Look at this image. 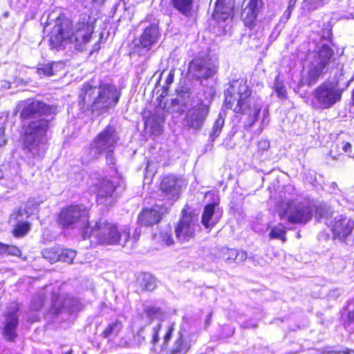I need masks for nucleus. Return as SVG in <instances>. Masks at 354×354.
Returning <instances> with one entry per match:
<instances>
[{
  "instance_id": "nucleus-57",
  "label": "nucleus",
  "mask_w": 354,
  "mask_h": 354,
  "mask_svg": "<svg viewBox=\"0 0 354 354\" xmlns=\"http://www.w3.org/2000/svg\"><path fill=\"white\" fill-rule=\"evenodd\" d=\"M332 185L333 187H335L337 185L335 183H333Z\"/></svg>"
},
{
  "instance_id": "nucleus-32",
  "label": "nucleus",
  "mask_w": 354,
  "mask_h": 354,
  "mask_svg": "<svg viewBox=\"0 0 354 354\" xmlns=\"http://www.w3.org/2000/svg\"><path fill=\"white\" fill-rule=\"evenodd\" d=\"M171 106L173 111L180 113L183 112L185 109V102L183 95L178 94L175 98L171 99Z\"/></svg>"
},
{
  "instance_id": "nucleus-33",
  "label": "nucleus",
  "mask_w": 354,
  "mask_h": 354,
  "mask_svg": "<svg viewBox=\"0 0 354 354\" xmlns=\"http://www.w3.org/2000/svg\"><path fill=\"white\" fill-rule=\"evenodd\" d=\"M141 280L142 281L140 282V286L147 290L151 291L156 286L155 279L149 274H144L142 276Z\"/></svg>"
},
{
  "instance_id": "nucleus-6",
  "label": "nucleus",
  "mask_w": 354,
  "mask_h": 354,
  "mask_svg": "<svg viewBox=\"0 0 354 354\" xmlns=\"http://www.w3.org/2000/svg\"><path fill=\"white\" fill-rule=\"evenodd\" d=\"M314 205L309 200H288L279 204L277 212L281 219L287 218L292 224H306L313 217Z\"/></svg>"
},
{
  "instance_id": "nucleus-28",
  "label": "nucleus",
  "mask_w": 354,
  "mask_h": 354,
  "mask_svg": "<svg viewBox=\"0 0 354 354\" xmlns=\"http://www.w3.org/2000/svg\"><path fill=\"white\" fill-rule=\"evenodd\" d=\"M121 322L116 320L109 324L102 333V336L106 339H110L118 336L122 329Z\"/></svg>"
},
{
  "instance_id": "nucleus-15",
  "label": "nucleus",
  "mask_w": 354,
  "mask_h": 354,
  "mask_svg": "<svg viewBox=\"0 0 354 354\" xmlns=\"http://www.w3.org/2000/svg\"><path fill=\"white\" fill-rule=\"evenodd\" d=\"M354 228V221L342 215L337 216L332 225L331 230L335 236L345 241Z\"/></svg>"
},
{
  "instance_id": "nucleus-51",
  "label": "nucleus",
  "mask_w": 354,
  "mask_h": 354,
  "mask_svg": "<svg viewBox=\"0 0 354 354\" xmlns=\"http://www.w3.org/2000/svg\"><path fill=\"white\" fill-rule=\"evenodd\" d=\"M49 253H50V252H49V251H48V250H44V252H43V255H44V257H49V255H48V254H49Z\"/></svg>"
},
{
  "instance_id": "nucleus-29",
  "label": "nucleus",
  "mask_w": 354,
  "mask_h": 354,
  "mask_svg": "<svg viewBox=\"0 0 354 354\" xmlns=\"http://www.w3.org/2000/svg\"><path fill=\"white\" fill-rule=\"evenodd\" d=\"M224 122V118L221 114L219 113L209 133V139L211 142H214L215 139L219 136L223 127Z\"/></svg>"
},
{
  "instance_id": "nucleus-34",
  "label": "nucleus",
  "mask_w": 354,
  "mask_h": 354,
  "mask_svg": "<svg viewBox=\"0 0 354 354\" xmlns=\"http://www.w3.org/2000/svg\"><path fill=\"white\" fill-rule=\"evenodd\" d=\"M161 122H162V118L157 115H153L147 120L146 124L150 126V127L153 129V131L157 132V133H160L162 131L160 125Z\"/></svg>"
},
{
  "instance_id": "nucleus-54",
  "label": "nucleus",
  "mask_w": 354,
  "mask_h": 354,
  "mask_svg": "<svg viewBox=\"0 0 354 354\" xmlns=\"http://www.w3.org/2000/svg\"><path fill=\"white\" fill-rule=\"evenodd\" d=\"M95 3H102L104 0H93Z\"/></svg>"
},
{
  "instance_id": "nucleus-42",
  "label": "nucleus",
  "mask_w": 354,
  "mask_h": 354,
  "mask_svg": "<svg viewBox=\"0 0 354 354\" xmlns=\"http://www.w3.org/2000/svg\"><path fill=\"white\" fill-rule=\"evenodd\" d=\"M326 0H305L306 3L309 5L311 8L315 9L322 6Z\"/></svg>"
},
{
  "instance_id": "nucleus-19",
  "label": "nucleus",
  "mask_w": 354,
  "mask_h": 354,
  "mask_svg": "<svg viewBox=\"0 0 354 354\" xmlns=\"http://www.w3.org/2000/svg\"><path fill=\"white\" fill-rule=\"evenodd\" d=\"M18 308L17 305L10 311H9L5 319V325L3 329V335L5 339L8 341L13 340L17 333L15 332L16 328L18 325V315H17Z\"/></svg>"
},
{
  "instance_id": "nucleus-20",
  "label": "nucleus",
  "mask_w": 354,
  "mask_h": 354,
  "mask_svg": "<svg viewBox=\"0 0 354 354\" xmlns=\"http://www.w3.org/2000/svg\"><path fill=\"white\" fill-rule=\"evenodd\" d=\"M216 254L220 259H223L228 263L232 262L240 263L247 259L248 254L245 251H238L233 248L221 247L216 249Z\"/></svg>"
},
{
  "instance_id": "nucleus-35",
  "label": "nucleus",
  "mask_w": 354,
  "mask_h": 354,
  "mask_svg": "<svg viewBox=\"0 0 354 354\" xmlns=\"http://www.w3.org/2000/svg\"><path fill=\"white\" fill-rule=\"evenodd\" d=\"M55 257H59L60 260L71 263L76 257V252L71 249H65L62 250L60 254H55Z\"/></svg>"
},
{
  "instance_id": "nucleus-47",
  "label": "nucleus",
  "mask_w": 354,
  "mask_h": 354,
  "mask_svg": "<svg viewBox=\"0 0 354 354\" xmlns=\"http://www.w3.org/2000/svg\"><path fill=\"white\" fill-rule=\"evenodd\" d=\"M140 234H141L140 228V227H136L134 230L133 234V235L131 236V239L133 240V243L136 242L139 239Z\"/></svg>"
},
{
  "instance_id": "nucleus-46",
  "label": "nucleus",
  "mask_w": 354,
  "mask_h": 354,
  "mask_svg": "<svg viewBox=\"0 0 354 354\" xmlns=\"http://www.w3.org/2000/svg\"><path fill=\"white\" fill-rule=\"evenodd\" d=\"M174 330V324H171V326H169L168 327L167 333H166V335L164 337V342H165V343H167L169 342V340L170 339V338L171 337V335H172V333H173Z\"/></svg>"
},
{
  "instance_id": "nucleus-45",
  "label": "nucleus",
  "mask_w": 354,
  "mask_h": 354,
  "mask_svg": "<svg viewBox=\"0 0 354 354\" xmlns=\"http://www.w3.org/2000/svg\"><path fill=\"white\" fill-rule=\"evenodd\" d=\"M161 325L159 324L156 326L153 327V338H152V342L153 344H156L158 342V333L160 329Z\"/></svg>"
},
{
  "instance_id": "nucleus-4",
  "label": "nucleus",
  "mask_w": 354,
  "mask_h": 354,
  "mask_svg": "<svg viewBox=\"0 0 354 354\" xmlns=\"http://www.w3.org/2000/svg\"><path fill=\"white\" fill-rule=\"evenodd\" d=\"M120 97V92L114 85L101 84L98 87L84 84L80 94V104L86 105L97 115L114 108Z\"/></svg>"
},
{
  "instance_id": "nucleus-39",
  "label": "nucleus",
  "mask_w": 354,
  "mask_h": 354,
  "mask_svg": "<svg viewBox=\"0 0 354 354\" xmlns=\"http://www.w3.org/2000/svg\"><path fill=\"white\" fill-rule=\"evenodd\" d=\"M37 73L39 75L51 76L53 75V67L50 64L42 65L37 68Z\"/></svg>"
},
{
  "instance_id": "nucleus-31",
  "label": "nucleus",
  "mask_w": 354,
  "mask_h": 354,
  "mask_svg": "<svg viewBox=\"0 0 354 354\" xmlns=\"http://www.w3.org/2000/svg\"><path fill=\"white\" fill-rule=\"evenodd\" d=\"M161 241L167 245H171L174 243L172 236V229L169 225L166 226L160 234Z\"/></svg>"
},
{
  "instance_id": "nucleus-38",
  "label": "nucleus",
  "mask_w": 354,
  "mask_h": 354,
  "mask_svg": "<svg viewBox=\"0 0 354 354\" xmlns=\"http://www.w3.org/2000/svg\"><path fill=\"white\" fill-rule=\"evenodd\" d=\"M44 297L39 294L33 297L31 302V308L34 310H39L44 304Z\"/></svg>"
},
{
  "instance_id": "nucleus-56",
  "label": "nucleus",
  "mask_w": 354,
  "mask_h": 354,
  "mask_svg": "<svg viewBox=\"0 0 354 354\" xmlns=\"http://www.w3.org/2000/svg\"><path fill=\"white\" fill-rule=\"evenodd\" d=\"M352 97H353V105H354V90L353 91Z\"/></svg>"
},
{
  "instance_id": "nucleus-5",
  "label": "nucleus",
  "mask_w": 354,
  "mask_h": 354,
  "mask_svg": "<svg viewBox=\"0 0 354 354\" xmlns=\"http://www.w3.org/2000/svg\"><path fill=\"white\" fill-rule=\"evenodd\" d=\"M118 140L119 136L115 127L107 126L94 138L91 146L86 149V158L91 160L105 153L106 162L109 165H114L115 159L113 156V151Z\"/></svg>"
},
{
  "instance_id": "nucleus-30",
  "label": "nucleus",
  "mask_w": 354,
  "mask_h": 354,
  "mask_svg": "<svg viewBox=\"0 0 354 354\" xmlns=\"http://www.w3.org/2000/svg\"><path fill=\"white\" fill-rule=\"evenodd\" d=\"M286 227L282 224H278L271 229L269 236L270 239H280L285 242L286 241Z\"/></svg>"
},
{
  "instance_id": "nucleus-53",
  "label": "nucleus",
  "mask_w": 354,
  "mask_h": 354,
  "mask_svg": "<svg viewBox=\"0 0 354 354\" xmlns=\"http://www.w3.org/2000/svg\"><path fill=\"white\" fill-rule=\"evenodd\" d=\"M59 304H57V301H54L53 303V306L57 308V309L59 308Z\"/></svg>"
},
{
  "instance_id": "nucleus-14",
  "label": "nucleus",
  "mask_w": 354,
  "mask_h": 354,
  "mask_svg": "<svg viewBox=\"0 0 354 354\" xmlns=\"http://www.w3.org/2000/svg\"><path fill=\"white\" fill-rule=\"evenodd\" d=\"M168 208L161 205H155L151 209H145L139 214L138 223L141 225L150 226L158 223L162 216L166 214Z\"/></svg>"
},
{
  "instance_id": "nucleus-13",
  "label": "nucleus",
  "mask_w": 354,
  "mask_h": 354,
  "mask_svg": "<svg viewBox=\"0 0 354 354\" xmlns=\"http://www.w3.org/2000/svg\"><path fill=\"white\" fill-rule=\"evenodd\" d=\"M241 19L245 26L253 28L257 21V17L263 10L262 0H244Z\"/></svg>"
},
{
  "instance_id": "nucleus-40",
  "label": "nucleus",
  "mask_w": 354,
  "mask_h": 354,
  "mask_svg": "<svg viewBox=\"0 0 354 354\" xmlns=\"http://www.w3.org/2000/svg\"><path fill=\"white\" fill-rule=\"evenodd\" d=\"M270 147V142L267 140H261L257 144L258 152L263 153Z\"/></svg>"
},
{
  "instance_id": "nucleus-27",
  "label": "nucleus",
  "mask_w": 354,
  "mask_h": 354,
  "mask_svg": "<svg viewBox=\"0 0 354 354\" xmlns=\"http://www.w3.org/2000/svg\"><path fill=\"white\" fill-rule=\"evenodd\" d=\"M190 348L189 343L185 340L182 333H178V337L171 348V354H186Z\"/></svg>"
},
{
  "instance_id": "nucleus-11",
  "label": "nucleus",
  "mask_w": 354,
  "mask_h": 354,
  "mask_svg": "<svg viewBox=\"0 0 354 354\" xmlns=\"http://www.w3.org/2000/svg\"><path fill=\"white\" fill-rule=\"evenodd\" d=\"M218 65L209 57L194 59L189 64V71L198 80L208 79L217 73Z\"/></svg>"
},
{
  "instance_id": "nucleus-36",
  "label": "nucleus",
  "mask_w": 354,
  "mask_h": 354,
  "mask_svg": "<svg viewBox=\"0 0 354 354\" xmlns=\"http://www.w3.org/2000/svg\"><path fill=\"white\" fill-rule=\"evenodd\" d=\"M330 215V209L329 206L326 204H321L316 207L315 216L318 218H327Z\"/></svg>"
},
{
  "instance_id": "nucleus-58",
  "label": "nucleus",
  "mask_w": 354,
  "mask_h": 354,
  "mask_svg": "<svg viewBox=\"0 0 354 354\" xmlns=\"http://www.w3.org/2000/svg\"><path fill=\"white\" fill-rule=\"evenodd\" d=\"M67 354H70V353H67Z\"/></svg>"
},
{
  "instance_id": "nucleus-3",
  "label": "nucleus",
  "mask_w": 354,
  "mask_h": 354,
  "mask_svg": "<svg viewBox=\"0 0 354 354\" xmlns=\"http://www.w3.org/2000/svg\"><path fill=\"white\" fill-rule=\"evenodd\" d=\"M225 97L226 107L237 113L248 114L249 126L252 127L258 119L263 100L252 95L246 80L239 78L232 81L225 91Z\"/></svg>"
},
{
  "instance_id": "nucleus-2",
  "label": "nucleus",
  "mask_w": 354,
  "mask_h": 354,
  "mask_svg": "<svg viewBox=\"0 0 354 354\" xmlns=\"http://www.w3.org/2000/svg\"><path fill=\"white\" fill-rule=\"evenodd\" d=\"M93 32L94 23L86 13L80 15L71 31L67 21L60 22V19H57L50 32V45L57 50L73 47L78 50H82L91 41Z\"/></svg>"
},
{
  "instance_id": "nucleus-55",
  "label": "nucleus",
  "mask_w": 354,
  "mask_h": 354,
  "mask_svg": "<svg viewBox=\"0 0 354 354\" xmlns=\"http://www.w3.org/2000/svg\"><path fill=\"white\" fill-rule=\"evenodd\" d=\"M267 112H268L267 109H265L263 111V115H264L265 117H266V115L267 114Z\"/></svg>"
},
{
  "instance_id": "nucleus-49",
  "label": "nucleus",
  "mask_w": 354,
  "mask_h": 354,
  "mask_svg": "<svg viewBox=\"0 0 354 354\" xmlns=\"http://www.w3.org/2000/svg\"><path fill=\"white\" fill-rule=\"evenodd\" d=\"M332 354H354V350L346 349L341 351H333Z\"/></svg>"
},
{
  "instance_id": "nucleus-17",
  "label": "nucleus",
  "mask_w": 354,
  "mask_h": 354,
  "mask_svg": "<svg viewBox=\"0 0 354 354\" xmlns=\"http://www.w3.org/2000/svg\"><path fill=\"white\" fill-rule=\"evenodd\" d=\"M180 180L174 175L165 176L160 184V189L168 199L176 200L180 195Z\"/></svg>"
},
{
  "instance_id": "nucleus-24",
  "label": "nucleus",
  "mask_w": 354,
  "mask_h": 354,
  "mask_svg": "<svg viewBox=\"0 0 354 354\" xmlns=\"http://www.w3.org/2000/svg\"><path fill=\"white\" fill-rule=\"evenodd\" d=\"M231 11V0H216L212 17L216 21H224L230 17Z\"/></svg>"
},
{
  "instance_id": "nucleus-16",
  "label": "nucleus",
  "mask_w": 354,
  "mask_h": 354,
  "mask_svg": "<svg viewBox=\"0 0 354 354\" xmlns=\"http://www.w3.org/2000/svg\"><path fill=\"white\" fill-rule=\"evenodd\" d=\"M118 197L117 187L108 179L100 182L97 192V201L98 203H106L111 204L113 199Z\"/></svg>"
},
{
  "instance_id": "nucleus-9",
  "label": "nucleus",
  "mask_w": 354,
  "mask_h": 354,
  "mask_svg": "<svg viewBox=\"0 0 354 354\" xmlns=\"http://www.w3.org/2000/svg\"><path fill=\"white\" fill-rule=\"evenodd\" d=\"M342 93L337 84L324 82L313 93L312 105L317 109H329L340 101Z\"/></svg>"
},
{
  "instance_id": "nucleus-23",
  "label": "nucleus",
  "mask_w": 354,
  "mask_h": 354,
  "mask_svg": "<svg viewBox=\"0 0 354 354\" xmlns=\"http://www.w3.org/2000/svg\"><path fill=\"white\" fill-rule=\"evenodd\" d=\"M221 216V212L216 209L214 204H208L204 207L201 222L206 228L212 227L218 222Z\"/></svg>"
},
{
  "instance_id": "nucleus-7",
  "label": "nucleus",
  "mask_w": 354,
  "mask_h": 354,
  "mask_svg": "<svg viewBox=\"0 0 354 354\" xmlns=\"http://www.w3.org/2000/svg\"><path fill=\"white\" fill-rule=\"evenodd\" d=\"M90 236L95 238L98 243L103 245H114L123 241L120 244L124 246L129 239L130 233L129 230L120 232L114 224L100 219L88 231L87 238Z\"/></svg>"
},
{
  "instance_id": "nucleus-52",
  "label": "nucleus",
  "mask_w": 354,
  "mask_h": 354,
  "mask_svg": "<svg viewBox=\"0 0 354 354\" xmlns=\"http://www.w3.org/2000/svg\"><path fill=\"white\" fill-rule=\"evenodd\" d=\"M69 305V302H68V299H66L63 303V306H67Z\"/></svg>"
},
{
  "instance_id": "nucleus-12",
  "label": "nucleus",
  "mask_w": 354,
  "mask_h": 354,
  "mask_svg": "<svg viewBox=\"0 0 354 354\" xmlns=\"http://www.w3.org/2000/svg\"><path fill=\"white\" fill-rule=\"evenodd\" d=\"M198 227L195 216L192 214H185L175 228L176 239L180 243L189 241L194 236Z\"/></svg>"
},
{
  "instance_id": "nucleus-21",
  "label": "nucleus",
  "mask_w": 354,
  "mask_h": 354,
  "mask_svg": "<svg viewBox=\"0 0 354 354\" xmlns=\"http://www.w3.org/2000/svg\"><path fill=\"white\" fill-rule=\"evenodd\" d=\"M160 37L158 26L156 24H152L147 26L140 37V45L149 50L152 45L156 44Z\"/></svg>"
},
{
  "instance_id": "nucleus-50",
  "label": "nucleus",
  "mask_w": 354,
  "mask_h": 354,
  "mask_svg": "<svg viewBox=\"0 0 354 354\" xmlns=\"http://www.w3.org/2000/svg\"><path fill=\"white\" fill-rule=\"evenodd\" d=\"M7 250V245L0 243V257L6 254Z\"/></svg>"
},
{
  "instance_id": "nucleus-22",
  "label": "nucleus",
  "mask_w": 354,
  "mask_h": 354,
  "mask_svg": "<svg viewBox=\"0 0 354 354\" xmlns=\"http://www.w3.org/2000/svg\"><path fill=\"white\" fill-rule=\"evenodd\" d=\"M314 54V60L313 62L326 67L329 64L334 52L328 44L319 43L317 46Z\"/></svg>"
},
{
  "instance_id": "nucleus-48",
  "label": "nucleus",
  "mask_w": 354,
  "mask_h": 354,
  "mask_svg": "<svg viewBox=\"0 0 354 354\" xmlns=\"http://www.w3.org/2000/svg\"><path fill=\"white\" fill-rule=\"evenodd\" d=\"M6 143V140L4 137V129L0 127V147Z\"/></svg>"
},
{
  "instance_id": "nucleus-44",
  "label": "nucleus",
  "mask_w": 354,
  "mask_h": 354,
  "mask_svg": "<svg viewBox=\"0 0 354 354\" xmlns=\"http://www.w3.org/2000/svg\"><path fill=\"white\" fill-rule=\"evenodd\" d=\"M351 145L350 142H342V150L348 153L349 157L354 158V153H352L351 151Z\"/></svg>"
},
{
  "instance_id": "nucleus-43",
  "label": "nucleus",
  "mask_w": 354,
  "mask_h": 354,
  "mask_svg": "<svg viewBox=\"0 0 354 354\" xmlns=\"http://www.w3.org/2000/svg\"><path fill=\"white\" fill-rule=\"evenodd\" d=\"M174 71H171L166 80H165V85L163 86V88H164V91L165 90H167L169 86L172 84V82H174Z\"/></svg>"
},
{
  "instance_id": "nucleus-37",
  "label": "nucleus",
  "mask_w": 354,
  "mask_h": 354,
  "mask_svg": "<svg viewBox=\"0 0 354 354\" xmlns=\"http://www.w3.org/2000/svg\"><path fill=\"white\" fill-rule=\"evenodd\" d=\"M274 87L275 91L277 93V95L279 97H286V91L284 88L283 81L280 79L279 75H277L275 77Z\"/></svg>"
},
{
  "instance_id": "nucleus-10",
  "label": "nucleus",
  "mask_w": 354,
  "mask_h": 354,
  "mask_svg": "<svg viewBox=\"0 0 354 354\" xmlns=\"http://www.w3.org/2000/svg\"><path fill=\"white\" fill-rule=\"evenodd\" d=\"M210 109L209 103L201 100L194 101L187 109L183 124L185 127L194 131H201L206 121Z\"/></svg>"
},
{
  "instance_id": "nucleus-18",
  "label": "nucleus",
  "mask_w": 354,
  "mask_h": 354,
  "mask_svg": "<svg viewBox=\"0 0 354 354\" xmlns=\"http://www.w3.org/2000/svg\"><path fill=\"white\" fill-rule=\"evenodd\" d=\"M25 213L24 209H19L10 216L9 223L15 226L13 234L16 237L24 236L30 229L29 223L23 221Z\"/></svg>"
},
{
  "instance_id": "nucleus-41",
  "label": "nucleus",
  "mask_w": 354,
  "mask_h": 354,
  "mask_svg": "<svg viewBox=\"0 0 354 354\" xmlns=\"http://www.w3.org/2000/svg\"><path fill=\"white\" fill-rule=\"evenodd\" d=\"M6 254L19 256L21 254V251L18 248L14 245H7V250Z\"/></svg>"
},
{
  "instance_id": "nucleus-1",
  "label": "nucleus",
  "mask_w": 354,
  "mask_h": 354,
  "mask_svg": "<svg viewBox=\"0 0 354 354\" xmlns=\"http://www.w3.org/2000/svg\"><path fill=\"white\" fill-rule=\"evenodd\" d=\"M56 107L39 100L27 101L20 113L23 119H31L24 125V144L35 158L44 157L47 149L46 133Z\"/></svg>"
},
{
  "instance_id": "nucleus-26",
  "label": "nucleus",
  "mask_w": 354,
  "mask_h": 354,
  "mask_svg": "<svg viewBox=\"0 0 354 354\" xmlns=\"http://www.w3.org/2000/svg\"><path fill=\"white\" fill-rule=\"evenodd\" d=\"M326 67L316 63L311 62L306 82L308 85L314 84L319 80L320 75L324 73Z\"/></svg>"
},
{
  "instance_id": "nucleus-25",
  "label": "nucleus",
  "mask_w": 354,
  "mask_h": 354,
  "mask_svg": "<svg viewBox=\"0 0 354 354\" xmlns=\"http://www.w3.org/2000/svg\"><path fill=\"white\" fill-rule=\"evenodd\" d=\"M171 5L183 15L190 17L192 14L194 0H171Z\"/></svg>"
},
{
  "instance_id": "nucleus-8",
  "label": "nucleus",
  "mask_w": 354,
  "mask_h": 354,
  "mask_svg": "<svg viewBox=\"0 0 354 354\" xmlns=\"http://www.w3.org/2000/svg\"><path fill=\"white\" fill-rule=\"evenodd\" d=\"M59 223L64 228H80L83 239H87L88 216L84 205H71L63 209L59 216Z\"/></svg>"
}]
</instances>
